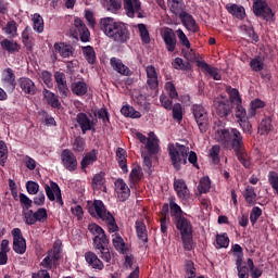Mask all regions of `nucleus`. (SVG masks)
<instances>
[{"label": "nucleus", "instance_id": "obj_1", "mask_svg": "<svg viewBox=\"0 0 278 278\" xmlns=\"http://www.w3.org/2000/svg\"><path fill=\"white\" fill-rule=\"evenodd\" d=\"M214 138L228 151H235L236 157L244 168L251 167V156L244 149V138L237 128H217Z\"/></svg>", "mask_w": 278, "mask_h": 278}, {"label": "nucleus", "instance_id": "obj_2", "mask_svg": "<svg viewBox=\"0 0 278 278\" xmlns=\"http://www.w3.org/2000/svg\"><path fill=\"white\" fill-rule=\"evenodd\" d=\"M100 29L114 40V42H127L129 40V30L125 24L116 22L114 17H103L100 20Z\"/></svg>", "mask_w": 278, "mask_h": 278}, {"label": "nucleus", "instance_id": "obj_3", "mask_svg": "<svg viewBox=\"0 0 278 278\" xmlns=\"http://www.w3.org/2000/svg\"><path fill=\"white\" fill-rule=\"evenodd\" d=\"M87 210L90 216H93L94 218H101V220H104V223H106L109 227V230L112 231V233H114V231H118L116 219H114V216L111 215L110 212H108V210L105 208V204H103V201H88Z\"/></svg>", "mask_w": 278, "mask_h": 278}, {"label": "nucleus", "instance_id": "obj_4", "mask_svg": "<svg viewBox=\"0 0 278 278\" xmlns=\"http://www.w3.org/2000/svg\"><path fill=\"white\" fill-rule=\"evenodd\" d=\"M61 253L62 251H60V248L54 247L52 250H50L40 264V266L46 269H40L38 273L33 274L31 278H51L48 270H51V268H55V266H58V261L60 260Z\"/></svg>", "mask_w": 278, "mask_h": 278}, {"label": "nucleus", "instance_id": "obj_5", "mask_svg": "<svg viewBox=\"0 0 278 278\" xmlns=\"http://www.w3.org/2000/svg\"><path fill=\"white\" fill-rule=\"evenodd\" d=\"M190 148L179 143L168 147L169 157L176 170H181V166L188 164V153Z\"/></svg>", "mask_w": 278, "mask_h": 278}, {"label": "nucleus", "instance_id": "obj_6", "mask_svg": "<svg viewBox=\"0 0 278 278\" xmlns=\"http://www.w3.org/2000/svg\"><path fill=\"white\" fill-rule=\"evenodd\" d=\"M124 10L128 18H144L142 2L140 0H123Z\"/></svg>", "mask_w": 278, "mask_h": 278}, {"label": "nucleus", "instance_id": "obj_7", "mask_svg": "<svg viewBox=\"0 0 278 278\" xmlns=\"http://www.w3.org/2000/svg\"><path fill=\"white\" fill-rule=\"evenodd\" d=\"M75 121L83 134H86V131H94V127H97V123H99L97 113H93V117L92 115L89 117L86 113H78Z\"/></svg>", "mask_w": 278, "mask_h": 278}, {"label": "nucleus", "instance_id": "obj_8", "mask_svg": "<svg viewBox=\"0 0 278 278\" xmlns=\"http://www.w3.org/2000/svg\"><path fill=\"white\" fill-rule=\"evenodd\" d=\"M192 112L199 130L201 131V134H205V131H207V125H210V119L207 118V111L202 105L194 104L192 106Z\"/></svg>", "mask_w": 278, "mask_h": 278}, {"label": "nucleus", "instance_id": "obj_9", "mask_svg": "<svg viewBox=\"0 0 278 278\" xmlns=\"http://www.w3.org/2000/svg\"><path fill=\"white\" fill-rule=\"evenodd\" d=\"M136 138L141 142V144L146 146V149L150 153V155H155L160 149V144L157 143V136H155V132L151 131L149 132V138L147 136L142 135L141 132L136 134Z\"/></svg>", "mask_w": 278, "mask_h": 278}, {"label": "nucleus", "instance_id": "obj_10", "mask_svg": "<svg viewBox=\"0 0 278 278\" xmlns=\"http://www.w3.org/2000/svg\"><path fill=\"white\" fill-rule=\"evenodd\" d=\"M90 233L93 236V248L101 247L103 244H110V240L105 235V230L97 224H90L88 226Z\"/></svg>", "mask_w": 278, "mask_h": 278}, {"label": "nucleus", "instance_id": "obj_11", "mask_svg": "<svg viewBox=\"0 0 278 278\" xmlns=\"http://www.w3.org/2000/svg\"><path fill=\"white\" fill-rule=\"evenodd\" d=\"M253 12L255 16H262L265 21H273L275 13L268 8V4L263 0H255L253 3Z\"/></svg>", "mask_w": 278, "mask_h": 278}, {"label": "nucleus", "instance_id": "obj_12", "mask_svg": "<svg viewBox=\"0 0 278 278\" xmlns=\"http://www.w3.org/2000/svg\"><path fill=\"white\" fill-rule=\"evenodd\" d=\"M13 236V251L18 255H23L27 251V241L23 238V232L20 228H14L12 230Z\"/></svg>", "mask_w": 278, "mask_h": 278}, {"label": "nucleus", "instance_id": "obj_13", "mask_svg": "<svg viewBox=\"0 0 278 278\" xmlns=\"http://www.w3.org/2000/svg\"><path fill=\"white\" fill-rule=\"evenodd\" d=\"M215 112L220 118H227L231 114V102L225 97L216 98L214 101Z\"/></svg>", "mask_w": 278, "mask_h": 278}, {"label": "nucleus", "instance_id": "obj_14", "mask_svg": "<svg viewBox=\"0 0 278 278\" xmlns=\"http://www.w3.org/2000/svg\"><path fill=\"white\" fill-rule=\"evenodd\" d=\"M54 81L56 84V90L61 97V99H66L71 91L68 90V84L66 83V74L63 72L54 73Z\"/></svg>", "mask_w": 278, "mask_h": 278}, {"label": "nucleus", "instance_id": "obj_15", "mask_svg": "<svg viewBox=\"0 0 278 278\" xmlns=\"http://www.w3.org/2000/svg\"><path fill=\"white\" fill-rule=\"evenodd\" d=\"M61 161L64 168L70 170V173L77 170V157L71 150L66 149L62 151Z\"/></svg>", "mask_w": 278, "mask_h": 278}, {"label": "nucleus", "instance_id": "obj_16", "mask_svg": "<svg viewBox=\"0 0 278 278\" xmlns=\"http://www.w3.org/2000/svg\"><path fill=\"white\" fill-rule=\"evenodd\" d=\"M45 190L49 201H55L56 199L59 203H62V191L58 184L51 181L50 185H45Z\"/></svg>", "mask_w": 278, "mask_h": 278}, {"label": "nucleus", "instance_id": "obj_17", "mask_svg": "<svg viewBox=\"0 0 278 278\" xmlns=\"http://www.w3.org/2000/svg\"><path fill=\"white\" fill-rule=\"evenodd\" d=\"M115 192L119 201H127L131 194V190H129V187L123 179H117L115 181Z\"/></svg>", "mask_w": 278, "mask_h": 278}, {"label": "nucleus", "instance_id": "obj_18", "mask_svg": "<svg viewBox=\"0 0 278 278\" xmlns=\"http://www.w3.org/2000/svg\"><path fill=\"white\" fill-rule=\"evenodd\" d=\"M85 260L91 268H94V270H103V268H105L103 261L92 251L85 253Z\"/></svg>", "mask_w": 278, "mask_h": 278}, {"label": "nucleus", "instance_id": "obj_19", "mask_svg": "<svg viewBox=\"0 0 278 278\" xmlns=\"http://www.w3.org/2000/svg\"><path fill=\"white\" fill-rule=\"evenodd\" d=\"M179 18L188 31H192V34H197V31H199V24H197L194 17L188 14V12L181 13Z\"/></svg>", "mask_w": 278, "mask_h": 278}, {"label": "nucleus", "instance_id": "obj_20", "mask_svg": "<svg viewBox=\"0 0 278 278\" xmlns=\"http://www.w3.org/2000/svg\"><path fill=\"white\" fill-rule=\"evenodd\" d=\"M174 190L177 192V195L182 201H188V199H190V190H188V186L186 185V181L181 179L175 180Z\"/></svg>", "mask_w": 278, "mask_h": 278}, {"label": "nucleus", "instance_id": "obj_21", "mask_svg": "<svg viewBox=\"0 0 278 278\" xmlns=\"http://www.w3.org/2000/svg\"><path fill=\"white\" fill-rule=\"evenodd\" d=\"M163 40L165 42L167 51L173 53L177 47V39L175 38V33L170 28H166L163 33Z\"/></svg>", "mask_w": 278, "mask_h": 278}, {"label": "nucleus", "instance_id": "obj_22", "mask_svg": "<svg viewBox=\"0 0 278 278\" xmlns=\"http://www.w3.org/2000/svg\"><path fill=\"white\" fill-rule=\"evenodd\" d=\"M146 73H147V84L149 88L152 90H155L159 86V80H157V71L155 70V66L153 65H148L146 67Z\"/></svg>", "mask_w": 278, "mask_h": 278}, {"label": "nucleus", "instance_id": "obj_23", "mask_svg": "<svg viewBox=\"0 0 278 278\" xmlns=\"http://www.w3.org/2000/svg\"><path fill=\"white\" fill-rule=\"evenodd\" d=\"M54 53H59L61 58H73V53H75V49H73V46L71 45H66L64 42H55Z\"/></svg>", "mask_w": 278, "mask_h": 278}, {"label": "nucleus", "instance_id": "obj_24", "mask_svg": "<svg viewBox=\"0 0 278 278\" xmlns=\"http://www.w3.org/2000/svg\"><path fill=\"white\" fill-rule=\"evenodd\" d=\"M110 64L113 68V71H116V73H119V75H125L126 77H129L131 75V71L129 67H127L125 64H123V61L118 58H111Z\"/></svg>", "mask_w": 278, "mask_h": 278}, {"label": "nucleus", "instance_id": "obj_25", "mask_svg": "<svg viewBox=\"0 0 278 278\" xmlns=\"http://www.w3.org/2000/svg\"><path fill=\"white\" fill-rule=\"evenodd\" d=\"M74 25L79 33L81 42H88V40H90V30H88V27H86L84 21H81L80 18H76L74 21Z\"/></svg>", "mask_w": 278, "mask_h": 278}, {"label": "nucleus", "instance_id": "obj_26", "mask_svg": "<svg viewBox=\"0 0 278 278\" xmlns=\"http://www.w3.org/2000/svg\"><path fill=\"white\" fill-rule=\"evenodd\" d=\"M167 5L173 14L176 16H181V14H185L186 11V4L184 3V0H167Z\"/></svg>", "mask_w": 278, "mask_h": 278}, {"label": "nucleus", "instance_id": "obj_27", "mask_svg": "<svg viewBox=\"0 0 278 278\" xmlns=\"http://www.w3.org/2000/svg\"><path fill=\"white\" fill-rule=\"evenodd\" d=\"M174 223L178 231H180L181 236L192 233V224H190V220H188V218L180 217L179 219H176Z\"/></svg>", "mask_w": 278, "mask_h": 278}, {"label": "nucleus", "instance_id": "obj_28", "mask_svg": "<svg viewBox=\"0 0 278 278\" xmlns=\"http://www.w3.org/2000/svg\"><path fill=\"white\" fill-rule=\"evenodd\" d=\"M71 90L76 97H84L88 92V84L84 80H76L72 83Z\"/></svg>", "mask_w": 278, "mask_h": 278}, {"label": "nucleus", "instance_id": "obj_29", "mask_svg": "<svg viewBox=\"0 0 278 278\" xmlns=\"http://www.w3.org/2000/svg\"><path fill=\"white\" fill-rule=\"evenodd\" d=\"M2 81L9 88H11V90L16 88V76L14 75V71H12V68H7L2 72Z\"/></svg>", "mask_w": 278, "mask_h": 278}, {"label": "nucleus", "instance_id": "obj_30", "mask_svg": "<svg viewBox=\"0 0 278 278\" xmlns=\"http://www.w3.org/2000/svg\"><path fill=\"white\" fill-rule=\"evenodd\" d=\"M20 88L25 92V94H36V84L29 78H21Z\"/></svg>", "mask_w": 278, "mask_h": 278}, {"label": "nucleus", "instance_id": "obj_31", "mask_svg": "<svg viewBox=\"0 0 278 278\" xmlns=\"http://www.w3.org/2000/svg\"><path fill=\"white\" fill-rule=\"evenodd\" d=\"M43 99L47 101L48 105H51V108H60L62 103H60V99H58V96L50 91L49 89H43L42 91Z\"/></svg>", "mask_w": 278, "mask_h": 278}, {"label": "nucleus", "instance_id": "obj_32", "mask_svg": "<svg viewBox=\"0 0 278 278\" xmlns=\"http://www.w3.org/2000/svg\"><path fill=\"white\" fill-rule=\"evenodd\" d=\"M0 46L4 51H8V53H17V51H21V46L14 40L3 39Z\"/></svg>", "mask_w": 278, "mask_h": 278}, {"label": "nucleus", "instance_id": "obj_33", "mask_svg": "<svg viewBox=\"0 0 278 278\" xmlns=\"http://www.w3.org/2000/svg\"><path fill=\"white\" fill-rule=\"evenodd\" d=\"M93 249L96 253L100 255L101 260H103V262H106V263L112 262V253H110V248H108V244L98 245Z\"/></svg>", "mask_w": 278, "mask_h": 278}, {"label": "nucleus", "instance_id": "obj_34", "mask_svg": "<svg viewBox=\"0 0 278 278\" xmlns=\"http://www.w3.org/2000/svg\"><path fill=\"white\" fill-rule=\"evenodd\" d=\"M116 160L123 173H127V151H125V149L123 148L117 149Z\"/></svg>", "mask_w": 278, "mask_h": 278}, {"label": "nucleus", "instance_id": "obj_35", "mask_svg": "<svg viewBox=\"0 0 278 278\" xmlns=\"http://www.w3.org/2000/svg\"><path fill=\"white\" fill-rule=\"evenodd\" d=\"M136 231L139 240H142V242L149 241V235L147 233V225H144V222L142 220L136 222Z\"/></svg>", "mask_w": 278, "mask_h": 278}, {"label": "nucleus", "instance_id": "obj_36", "mask_svg": "<svg viewBox=\"0 0 278 278\" xmlns=\"http://www.w3.org/2000/svg\"><path fill=\"white\" fill-rule=\"evenodd\" d=\"M102 5L109 12H118L123 8V2L121 0H102Z\"/></svg>", "mask_w": 278, "mask_h": 278}, {"label": "nucleus", "instance_id": "obj_37", "mask_svg": "<svg viewBox=\"0 0 278 278\" xmlns=\"http://www.w3.org/2000/svg\"><path fill=\"white\" fill-rule=\"evenodd\" d=\"M226 9L229 12V14H232V16H236V18H244L243 7H240L238 4H227Z\"/></svg>", "mask_w": 278, "mask_h": 278}, {"label": "nucleus", "instance_id": "obj_38", "mask_svg": "<svg viewBox=\"0 0 278 278\" xmlns=\"http://www.w3.org/2000/svg\"><path fill=\"white\" fill-rule=\"evenodd\" d=\"M97 162V150H92L87 153L81 161V168H88V166L94 164Z\"/></svg>", "mask_w": 278, "mask_h": 278}, {"label": "nucleus", "instance_id": "obj_39", "mask_svg": "<svg viewBox=\"0 0 278 278\" xmlns=\"http://www.w3.org/2000/svg\"><path fill=\"white\" fill-rule=\"evenodd\" d=\"M121 113L123 114V116H126L127 118H140L141 116L140 112L134 110V106L129 104L124 105L121 109Z\"/></svg>", "mask_w": 278, "mask_h": 278}, {"label": "nucleus", "instance_id": "obj_40", "mask_svg": "<svg viewBox=\"0 0 278 278\" xmlns=\"http://www.w3.org/2000/svg\"><path fill=\"white\" fill-rule=\"evenodd\" d=\"M2 31H4V34H7L9 38H15L16 31H18V28L16 27V22H8L5 26H2Z\"/></svg>", "mask_w": 278, "mask_h": 278}, {"label": "nucleus", "instance_id": "obj_41", "mask_svg": "<svg viewBox=\"0 0 278 278\" xmlns=\"http://www.w3.org/2000/svg\"><path fill=\"white\" fill-rule=\"evenodd\" d=\"M33 25L35 31L38 34H42L45 31V20H42V16L40 14L36 13L33 15Z\"/></svg>", "mask_w": 278, "mask_h": 278}, {"label": "nucleus", "instance_id": "obj_42", "mask_svg": "<svg viewBox=\"0 0 278 278\" xmlns=\"http://www.w3.org/2000/svg\"><path fill=\"white\" fill-rule=\"evenodd\" d=\"M266 104L260 99H255L250 103L249 117L253 118L257 114V110H262Z\"/></svg>", "mask_w": 278, "mask_h": 278}, {"label": "nucleus", "instance_id": "obj_43", "mask_svg": "<svg viewBox=\"0 0 278 278\" xmlns=\"http://www.w3.org/2000/svg\"><path fill=\"white\" fill-rule=\"evenodd\" d=\"M93 190H105V177L103 174H96L92 179Z\"/></svg>", "mask_w": 278, "mask_h": 278}, {"label": "nucleus", "instance_id": "obj_44", "mask_svg": "<svg viewBox=\"0 0 278 278\" xmlns=\"http://www.w3.org/2000/svg\"><path fill=\"white\" fill-rule=\"evenodd\" d=\"M243 197H244L247 203H249V205H253L255 203L256 199H257V194L255 193V189L251 186H248L245 188Z\"/></svg>", "mask_w": 278, "mask_h": 278}, {"label": "nucleus", "instance_id": "obj_45", "mask_svg": "<svg viewBox=\"0 0 278 278\" xmlns=\"http://www.w3.org/2000/svg\"><path fill=\"white\" fill-rule=\"evenodd\" d=\"M170 207V216L174 218V223L175 220H179V218H184V211H181V206L178 205L175 202H170L169 204Z\"/></svg>", "mask_w": 278, "mask_h": 278}, {"label": "nucleus", "instance_id": "obj_46", "mask_svg": "<svg viewBox=\"0 0 278 278\" xmlns=\"http://www.w3.org/2000/svg\"><path fill=\"white\" fill-rule=\"evenodd\" d=\"M210 188H212V182L210 181V177L201 178L198 186V190L200 194H207V192H210Z\"/></svg>", "mask_w": 278, "mask_h": 278}, {"label": "nucleus", "instance_id": "obj_47", "mask_svg": "<svg viewBox=\"0 0 278 278\" xmlns=\"http://www.w3.org/2000/svg\"><path fill=\"white\" fill-rule=\"evenodd\" d=\"M83 53L88 62V64H94L97 62V54L94 49L90 46L83 48Z\"/></svg>", "mask_w": 278, "mask_h": 278}, {"label": "nucleus", "instance_id": "obj_48", "mask_svg": "<svg viewBox=\"0 0 278 278\" xmlns=\"http://www.w3.org/2000/svg\"><path fill=\"white\" fill-rule=\"evenodd\" d=\"M173 67L177 71H190L192 68V65H190V62H185L181 58H176L174 62L172 63Z\"/></svg>", "mask_w": 278, "mask_h": 278}, {"label": "nucleus", "instance_id": "obj_49", "mask_svg": "<svg viewBox=\"0 0 278 278\" xmlns=\"http://www.w3.org/2000/svg\"><path fill=\"white\" fill-rule=\"evenodd\" d=\"M273 124L269 118L263 119L258 125V134H261V136H266V134H269Z\"/></svg>", "mask_w": 278, "mask_h": 278}, {"label": "nucleus", "instance_id": "obj_50", "mask_svg": "<svg viewBox=\"0 0 278 278\" xmlns=\"http://www.w3.org/2000/svg\"><path fill=\"white\" fill-rule=\"evenodd\" d=\"M235 116L237 122L238 121H244V118H250L249 115H247V109L242 106V103L235 104Z\"/></svg>", "mask_w": 278, "mask_h": 278}, {"label": "nucleus", "instance_id": "obj_51", "mask_svg": "<svg viewBox=\"0 0 278 278\" xmlns=\"http://www.w3.org/2000/svg\"><path fill=\"white\" fill-rule=\"evenodd\" d=\"M226 92H228L230 97V101L231 103H233V105H237L238 103H242V98H240V92L238 91V89L227 87Z\"/></svg>", "mask_w": 278, "mask_h": 278}, {"label": "nucleus", "instance_id": "obj_52", "mask_svg": "<svg viewBox=\"0 0 278 278\" xmlns=\"http://www.w3.org/2000/svg\"><path fill=\"white\" fill-rule=\"evenodd\" d=\"M250 67L255 73H260V71H264V59L257 56L250 61Z\"/></svg>", "mask_w": 278, "mask_h": 278}, {"label": "nucleus", "instance_id": "obj_53", "mask_svg": "<svg viewBox=\"0 0 278 278\" xmlns=\"http://www.w3.org/2000/svg\"><path fill=\"white\" fill-rule=\"evenodd\" d=\"M208 155L213 164H218V162H220V146H213L208 151Z\"/></svg>", "mask_w": 278, "mask_h": 278}, {"label": "nucleus", "instance_id": "obj_54", "mask_svg": "<svg viewBox=\"0 0 278 278\" xmlns=\"http://www.w3.org/2000/svg\"><path fill=\"white\" fill-rule=\"evenodd\" d=\"M40 78L47 88H53V74L49 71H42L40 74Z\"/></svg>", "mask_w": 278, "mask_h": 278}, {"label": "nucleus", "instance_id": "obj_55", "mask_svg": "<svg viewBox=\"0 0 278 278\" xmlns=\"http://www.w3.org/2000/svg\"><path fill=\"white\" fill-rule=\"evenodd\" d=\"M138 29H139V34L142 42H144V45H149V42H151V37L149 36V30L147 29V25L138 24Z\"/></svg>", "mask_w": 278, "mask_h": 278}, {"label": "nucleus", "instance_id": "obj_56", "mask_svg": "<svg viewBox=\"0 0 278 278\" xmlns=\"http://www.w3.org/2000/svg\"><path fill=\"white\" fill-rule=\"evenodd\" d=\"M217 249H227L229 247V237L227 233L216 236Z\"/></svg>", "mask_w": 278, "mask_h": 278}, {"label": "nucleus", "instance_id": "obj_57", "mask_svg": "<svg viewBox=\"0 0 278 278\" xmlns=\"http://www.w3.org/2000/svg\"><path fill=\"white\" fill-rule=\"evenodd\" d=\"M113 247H115L116 251H119V253L125 252V240H123L121 235H115L113 238Z\"/></svg>", "mask_w": 278, "mask_h": 278}, {"label": "nucleus", "instance_id": "obj_58", "mask_svg": "<svg viewBox=\"0 0 278 278\" xmlns=\"http://www.w3.org/2000/svg\"><path fill=\"white\" fill-rule=\"evenodd\" d=\"M178 40L182 47H186V49H190V40L188 39V36H186V33L181 28L176 30Z\"/></svg>", "mask_w": 278, "mask_h": 278}, {"label": "nucleus", "instance_id": "obj_59", "mask_svg": "<svg viewBox=\"0 0 278 278\" xmlns=\"http://www.w3.org/2000/svg\"><path fill=\"white\" fill-rule=\"evenodd\" d=\"M129 179L131 184H138L142 179V169L140 167L132 168Z\"/></svg>", "mask_w": 278, "mask_h": 278}, {"label": "nucleus", "instance_id": "obj_60", "mask_svg": "<svg viewBox=\"0 0 278 278\" xmlns=\"http://www.w3.org/2000/svg\"><path fill=\"white\" fill-rule=\"evenodd\" d=\"M242 31H244L249 38H251V40H253L254 42H257L260 40V37L257 36V34H255V30L253 29V26L249 25H242L241 26Z\"/></svg>", "mask_w": 278, "mask_h": 278}, {"label": "nucleus", "instance_id": "obj_61", "mask_svg": "<svg viewBox=\"0 0 278 278\" xmlns=\"http://www.w3.org/2000/svg\"><path fill=\"white\" fill-rule=\"evenodd\" d=\"M233 255L237 257L236 264H242V257H244V253L242 252V247L240 244L232 245Z\"/></svg>", "mask_w": 278, "mask_h": 278}, {"label": "nucleus", "instance_id": "obj_62", "mask_svg": "<svg viewBox=\"0 0 278 278\" xmlns=\"http://www.w3.org/2000/svg\"><path fill=\"white\" fill-rule=\"evenodd\" d=\"M165 90L167 94L170 97V99H177V97H179V93H177V89L175 88V85L172 81H167L165 84Z\"/></svg>", "mask_w": 278, "mask_h": 278}, {"label": "nucleus", "instance_id": "obj_63", "mask_svg": "<svg viewBox=\"0 0 278 278\" xmlns=\"http://www.w3.org/2000/svg\"><path fill=\"white\" fill-rule=\"evenodd\" d=\"M23 216L26 225H36V215L34 211L27 210L26 212H24Z\"/></svg>", "mask_w": 278, "mask_h": 278}, {"label": "nucleus", "instance_id": "obj_64", "mask_svg": "<svg viewBox=\"0 0 278 278\" xmlns=\"http://www.w3.org/2000/svg\"><path fill=\"white\" fill-rule=\"evenodd\" d=\"M268 180L271 188L276 190V194L278 195V174L275 172H270L268 175Z\"/></svg>", "mask_w": 278, "mask_h": 278}]
</instances>
